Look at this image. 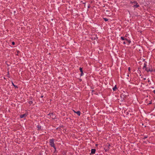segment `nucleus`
Returning a JSON list of instances; mask_svg holds the SVG:
<instances>
[{"instance_id": "nucleus-1", "label": "nucleus", "mask_w": 155, "mask_h": 155, "mask_svg": "<svg viewBox=\"0 0 155 155\" xmlns=\"http://www.w3.org/2000/svg\"><path fill=\"white\" fill-rule=\"evenodd\" d=\"M50 145L52 147H53L55 149H56L55 147H54V140L53 139L50 140Z\"/></svg>"}, {"instance_id": "nucleus-2", "label": "nucleus", "mask_w": 155, "mask_h": 155, "mask_svg": "<svg viewBox=\"0 0 155 155\" xmlns=\"http://www.w3.org/2000/svg\"><path fill=\"white\" fill-rule=\"evenodd\" d=\"M121 39L123 40H125L127 42H128V43H130V41H129L128 40V39L125 38L124 37H121Z\"/></svg>"}, {"instance_id": "nucleus-3", "label": "nucleus", "mask_w": 155, "mask_h": 155, "mask_svg": "<svg viewBox=\"0 0 155 155\" xmlns=\"http://www.w3.org/2000/svg\"><path fill=\"white\" fill-rule=\"evenodd\" d=\"M133 3H134V4H136V5H134V7L136 8H137L139 7V5H138L137 2H133Z\"/></svg>"}, {"instance_id": "nucleus-4", "label": "nucleus", "mask_w": 155, "mask_h": 155, "mask_svg": "<svg viewBox=\"0 0 155 155\" xmlns=\"http://www.w3.org/2000/svg\"><path fill=\"white\" fill-rule=\"evenodd\" d=\"M144 65L143 67V69L145 68V70L146 71H147V72H148V69L146 68V64H144Z\"/></svg>"}, {"instance_id": "nucleus-5", "label": "nucleus", "mask_w": 155, "mask_h": 155, "mask_svg": "<svg viewBox=\"0 0 155 155\" xmlns=\"http://www.w3.org/2000/svg\"><path fill=\"white\" fill-rule=\"evenodd\" d=\"M149 71L151 72L155 71V70L152 68H148V71Z\"/></svg>"}, {"instance_id": "nucleus-6", "label": "nucleus", "mask_w": 155, "mask_h": 155, "mask_svg": "<svg viewBox=\"0 0 155 155\" xmlns=\"http://www.w3.org/2000/svg\"><path fill=\"white\" fill-rule=\"evenodd\" d=\"M95 149H92L91 150V153L92 154H94L95 152Z\"/></svg>"}, {"instance_id": "nucleus-7", "label": "nucleus", "mask_w": 155, "mask_h": 155, "mask_svg": "<svg viewBox=\"0 0 155 155\" xmlns=\"http://www.w3.org/2000/svg\"><path fill=\"white\" fill-rule=\"evenodd\" d=\"M27 115L26 114H24L21 115H20V117L21 118H23V117H26V116H27Z\"/></svg>"}, {"instance_id": "nucleus-8", "label": "nucleus", "mask_w": 155, "mask_h": 155, "mask_svg": "<svg viewBox=\"0 0 155 155\" xmlns=\"http://www.w3.org/2000/svg\"><path fill=\"white\" fill-rule=\"evenodd\" d=\"M75 113H76L79 116L80 115V112L79 111H78L76 112H75Z\"/></svg>"}, {"instance_id": "nucleus-9", "label": "nucleus", "mask_w": 155, "mask_h": 155, "mask_svg": "<svg viewBox=\"0 0 155 155\" xmlns=\"http://www.w3.org/2000/svg\"><path fill=\"white\" fill-rule=\"evenodd\" d=\"M117 89V87H116V85H115V86H114V87H113V90L114 91H115L116 90V89Z\"/></svg>"}, {"instance_id": "nucleus-10", "label": "nucleus", "mask_w": 155, "mask_h": 155, "mask_svg": "<svg viewBox=\"0 0 155 155\" xmlns=\"http://www.w3.org/2000/svg\"><path fill=\"white\" fill-rule=\"evenodd\" d=\"M12 84L13 86H14L15 88H17L18 87L17 86L15 85L13 82H12Z\"/></svg>"}, {"instance_id": "nucleus-11", "label": "nucleus", "mask_w": 155, "mask_h": 155, "mask_svg": "<svg viewBox=\"0 0 155 155\" xmlns=\"http://www.w3.org/2000/svg\"><path fill=\"white\" fill-rule=\"evenodd\" d=\"M80 70L81 73H83V71H82V69L81 68H80Z\"/></svg>"}, {"instance_id": "nucleus-12", "label": "nucleus", "mask_w": 155, "mask_h": 155, "mask_svg": "<svg viewBox=\"0 0 155 155\" xmlns=\"http://www.w3.org/2000/svg\"><path fill=\"white\" fill-rule=\"evenodd\" d=\"M37 127L38 129H40L41 128V127L40 126H38Z\"/></svg>"}, {"instance_id": "nucleus-13", "label": "nucleus", "mask_w": 155, "mask_h": 155, "mask_svg": "<svg viewBox=\"0 0 155 155\" xmlns=\"http://www.w3.org/2000/svg\"><path fill=\"white\" fill-rule=\"evenodd\" d=\"M127 42H127V41H124L123 42V44H127Z\"/></svg>"}, {"instance_id": "nucleus-14", "label": "nucleus", "mask_w": 155, "mask_h": 155, "mask_svg": "<svg viewBox=\"0 0 155 155\" xmlns=\"http://www.w3.org/2000/svg\"><path fill=\"white\" fill-rule=\"evenodd\" d=\"M104 20L105 21H108V19H107V18H104Z\"/></svg>"}, {"instance_id": "nucleus-15", "label": "nucleus", "mask_w": 155, "mask_h": 155, "mask_svg": "<svg viewBox=\"0 0 155 155\" xmlns=\"http://www.w3.org/2000/svg\"><path fill=\"white\" fill-rule=\"evenodd\" d=\"M12 45H14L15 44V43L14 42H12Z\"/></svg>"}, {"instance_id": "nucleus-16", "label": "nucleus", "mask_w": 155, "mask_h": 155, "mask_svg": "<svg viewBox=\"0 0 155 155\" xmlns=\"http://www.w3.org/2000/svg\"><path fill=\"white\" fill-rule=\"evenodd\" d=\"M83 74V73H81V76H82Z\"/></svg>"}, {"instance_id": "nucleus-17", "label": "nucleus", "mask_w": 155, "mask_h": 155, "mask_svg": "<svg viewBox=\"0 0 155 155\" xmlns=\"http://www.w3.org/2000/svg\"><path fill=\"white\" fill-rule=\"evenodd\" d=\"M32 103V101H30L29 102V103L30 104H31Z\"/></svg>"}, {"instance_id": "nucleus-18", "label": "nucleus", "mask_w": 155, "mask_h": 155, "mask_svg": "<svg viewBox=\"0 0 155 155\" xmlns=\"http://www.w3.org/2000/svg\"><path fill=\"white\" fill-rule=\"evenodd\" d=\"M128 70H129V71H130V67H129V68H128Z\"/></svg>"}, {"instance_id": "nucleus-19", "label": "nucleus", "mask_w": 155, "mask_h": 155, "mask_svg": "<svg viewBox=\"0 0 155 155\" xmlns=\"http://www.w3.org/2000/svg\"><path fill=\"white\" fill-rule=\"evenodd\" d=\"M154 91V93H155V91Z\"/></svg>"}, {"instance_id": "nucleus-20", "label": "nucleus", "mask_w": 155, "mask_h": 155, "mask_svg": "<svg viewBox=\"0 0 155 155\" xmlns=\"http://www.w3.org/2000/svg\"><path fill=\"white\" fill-rule=\"evenodd\" d=\"M144 80H145L146 79V78H144Z\"/></svg>"}, {"instance_id": "nucleus-21", "label": "nucleus", "mask_w": 155, "mask_h": 155, "mask_svg": "<svg viewBox=\"0 0 155 155\" xmlns=\"http://www.w3.org/2000/svg\"><path fill=\"white\" fill-rule=\"evenodd\" d=\"M43 97V96H41V97Z\"/></svg>"}, {"instance_id": "nucleus-22", "label": "nucleus", "mask_w": 155, "mask_h": 155, "mask_svg": "<svg viewBox=\"0 0 155 155\" xmlns=\"http://www.w3.org/2000/svg\"><path fill=\"white\" fill-rule=\"evenodd\" d=\"M127 76H128V77H129V75L128 74V75H127Z\"/></svg>"}, {"instance_id": "nucleus-23", "label": "nucleus", "mask_w": 155, "mask_h": 155, "mask_svg": "<svg viewBox=\"0 0 155 155\" xmlns=\"http://www.w3.org/2000/svg\"><path fill=\"white\" fill-rule=\"evenodd\" d=\"M80 81H81V79H80Z\"/></svg>"}, {"instance_id": "nucleus-24", "label": "nucleus", "mask_w": 155, "mask_h": 155, "mask_svg": "<svg viewBox=\"0 0 155 155\" xmlns=\"http://www.w3.org/2000/svg\"><path fill=\"white\" fill-rule=\"evenodd\" d=\"M74 112L75 113V112H76V111H74Z\"/></svg>"}]
</instances>
